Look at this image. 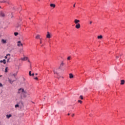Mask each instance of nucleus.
<instances>
[{"instance_id": "1", "label": "nucleus", "mask_w": 125, "mask_h": 125, "mask_svg": "<svg viewBox=\"0 0 125 125\" xmlns=\"http://www.w3.org/2000/svg\"><path fill=\"white\" fill-rule=\"evenodd\" d=\"M18 93L19 94H20V93L21 94V98H26V97H27V96H28V95H29V94H28V92L25 90H24V89L23 88H20L18 90Z\"/></svg>"}, {"instance_id": "2", "label": "nucleus", "mask_w": 125, "mask_h": 125, "mask_svg": "<svg viewBox=\"0 0 125 125\" xmlns=\"http://www.w3.org/2000/svg\"><path fill=\"white\" fill-rule=\"evenodd\" d=\"M16 75L17 74L16 73H15L11 75L13 80H15V81H16V80H17V79L16 78Z\"/></svg>"}, {"instance_id": "3", "label": "nucleus", "mask_w": 125, "mask_h": 125, "mask_svg": "<svg viewBox=\"0 0 125 125\" xmlns=\"http://www.w3.org/2000/svg\"><path fill=\"white\" fill-rule=\"evenodd\" d=\"M8 82H9V83H10L12 84V83H13V82H15V80H13V79H10L8 78Z\"/></svg>"}, {"instance_id": "4", "label": "nucleus", "mask_w": 125, "mask_h": 125, "mask_svg": "<svg viewBox=\"0 0 125 125\" xmlns=\"http://www.w3.org/2000/svg\"><path fill=\"white\" fill-rule=\"evenodd\" d=\"M17 45L18 46H23V44L21 43V41H18Z\"/></svg>"}, {"instance_id": "5", "label": "nucleus", "mask_w": 125, "mask_h": 125, "mask_svg": "<svg viewBox=\"0 0 125 125\" xmlns=\"http://www.w3.org/2000/svg\"><path fill=\"white\" fill-rule=\"evenodd\" d=\"M0 17H4L5 16V14L3 12H0Z\"/></svg>"}, {"instance_id": "6", "label": "nucleus", "mask_w": 125, "mask_h": 125, "mask_svg": "<svg viewBox=\"0 0 125 125\" xmlns=\"http://www.w3.org/2000/svg\"><path fill=\"white\" fill-rule=\"evenodd\" d=\"M0 2H2L3 3H8V4H9V1L8 0H5L0 1Z\"/></svg>"}, {"instance_id": "7", "label": "nucleus", "mask_w": 125, "mask_h": 125, "mask_svg": "<svg viewBox=\"0 0 125 125\" xmlns=\"http://www.w3.org/2000/svg\"><path fill=\"white\" fill-rule=\"evenodd\" d=\"M75 28H76V29H80V28H81V24L80 23L76 24Z\"/></svg>"}, {"instance_id": "8", "label": "nucleus", "mask_w": 125, "mask_h": 125, "mask_svg": "<svg viewBox=\"0 0 125 125\" xmlns=\"http://www.w3.org/2000/svg\"><path fill=\"white\" fill-rule=\"evenodd\" d=\"M46 38L47 39H50L51 38V35H50V34H49V32H47V34L46 35Z\"/></svg>"}, {"instance_id": "9", "label": "nucleus", "mask_w": 125, "mask_h": 125, "mask_svg": "<svg viewBox=\"0 0 125 125\" xmlns=\"http://www.w3.org/2000/svg\"><path fill=\"white\" fill-rule=\"evenodd\" d=\"M74 23H75V24H79V23H80V20L75 19V20H74Z\"/></svg>"}, {"instance_id": "10", "label": "nucleus", "mask_w": 125, "mask_h": 125, "mask_svg": "<svg viewBox=\"0 0 125 125\" xmlns=\"http://www.w3.org/2000/svg\"><path fill=\"white\" fill-rule=\"evenodd\" d=\"M21 60H22V61H26V60H28V57H24L23 58L21 59Z\"/></svg>"}, {"instance_id": "11", "label": "nucleus", "mask_w": 125, "mask_h": 125, "mask_svg": "<svg viewBox=\"0 0 125 125\" xmlns=\"http://www.w3.org/2000/svg\"><path fill=\"white\" fill-rule=\"evenodd\" d=\"M12 116V115H11V114H9V115L7 114L6 116V117L7 119H9V118H11Z\"/></svg>"}, {"instance_id": "12", "label": "nucleus", "mask_w": 125, "mask_h": 125, "mask_svg": "<svg viewBox=\"0 0 125 125\" xmlns=\"http://www.w3.org/2000/svg\"><path fill=\"white\" fill-rule=\"evenodd\" d=\"M120 84L121 85L125 84V80H121Z\"/></svg>"}, {"instance_id": "13", "label": "nucleus", "mask_w": 125, "mask_h": 125, "mask_svg": "<svg viewBox=\"0 0 125 125\" xmlns=\"http://www.w3.org/2000/svg\"><path fill=\"white\" fill-rule=\"evenodd\" d=\"M69 78H70V79H73L74 78V75H73V74H70Z\"/></svg>"}, {"instance_id": "14", "label": "nucleus", "mask_w": 125, "mask_h": 125, "mask_svg": "<svg viewBox=\"0 0 125 125\" xmlns=\"http://www.w3.org/2000/svg\"><path fill=\"white\" fill-rule=\"evenodd\" d=\"M41 37V35H37L36 37V39H37V40H39V39H40V38Z\"/></svg>"}, {"instance_id": "15", "label": "nucleus", "mask_w": 125, "mask_h": 125, "mask_svg": "<svg viewBox=\"0 0 125 125\" xmlns=\"http://www.w3.org/2000/svg\"><path fill=\"white\" fill-rule=\"evenodd\" d=\"M1 42H2V43H6V40H4L3 39H2Z\"/></svg>"}, {"instance_id": "16", "label": "nucleus", "mask_w": 125, "mask_h": 125, "mask_svg": "<svg viewBox=\"0 0 125 125\" xmlns=\"http://www.w3.org/2000/svg\"><path fill=\"white\" fill-rule=\"evenodd\" d=\"M50 6H51V7H53V8H54V7H55V4H50Z\"/></svg>"}, {"instance_id": "17", "label": "nucleus", "mask_w": 125, "mask_h": 125, "mask_svg": "<svg viewBox=\"0 0 125 125\" xmlns=\"http://www.w3.org/2000/svg\"><path fill=\"white\" fill-rule=\"evenodd\" d=\"M98 39H103V36H102V35H100L99 36H98Z\"/></svg>"}, {"instance_id": "18", "label": "nucleus", "mask_w": 125, "mask_h": 125, "mask_svg": "<svg viewBox=\"0 0 125 125\" xmlns=\"http://www.w3.org/2000/svg\"><path fill=\"white\" fill-rule=\"evenodd\" d=\"M7 56H10V54H7L6 56H5L4 57L5 59H7Z\"/></svg>"}, {"instance_id": "19", "label": "nucleus", "mask_w": 125, "mask_h": 125, "mask_svg": "<svg viewBox=\"0 0 125 125\" xmlns=\"http://www.w3.org/2000/svg\"><path fill=\"white\" fill-rule=\"evenodd\" d=\"M54 73L56 75H58V72H57V70H54Z\"/></svg>"}, {"instance_id": "20", "label": "nucleus", "mask_w": 125, "mask_h": 125, "mask_svg": "<svg viewBox=\"0 0 125 125\" xmlns=\"http://www.w3.org/2000/svg\"><path fill=\"white\" fill-rule=\"evenodd\" d=\"M14 35L15 36H18V35H19V33H18V32H15L14 33Z\"/></svg>"}, {"instance_id": "21", "label": "nucleus", "mask_w": 125, "mask_h": 125, "mask_svg": "<svg viewBox=\"0 0 125 125\" xmlns=\"http://www.w3.org/2000/svg\"><path fill=\"white\" fill-rule=\"evenodd\" d=\"M29 75L31 77L32 76V71H30L29 72Z\"/></svg>"}, {"instance_id": "22", "label": "nucleus", "mask_w": 125, "mask_h": 125, "mask_svg": "<svg viewBox=\"0 0 125 125\" xmlns=\"http://www.w3.org/2000/svg\"><path fill=\"white\" fill-rule=\"evenodd\" d=\"M3 63H4V64H5L6 63V61H5V59H4V60H3Z\"/></svg>"}, {"instance_id": "23", "label": "nucleus", "mask_w": 125, "mask_h": 125, "mask_svg": "<svg viewBox=\"0 0 125 125\" xmlns=\"http://www.w3.org/2000/svg\"><path fill=\"white\" fill-rule=\"evenodd\" d=\"M80 99H82V100H83V97L82 95L80 96Z\"/></svg>"}, {"instance_id": "24", "label": "nucleus", "mask_w": 125, "mask_h": 125, "mask_svg": "<svg viewBox=\"0 0 125 125\" xmlns=\"http://www.w3.org/2000/svg\"><path fill=\"white\" fill-rule=\"evenodd\" d=\"M9 60H10V58H9L7 59V63H8V62H10L9 61Z\"/></svg>"}, {"instance_id": "25", "label": "nucleus", "mask_w": 125, "mask_h": 125, "mask_svg": "<svg viewBox=\"0 0 125 125\" xmlns=\"http://www.w3.org/2000/svg\"><path fill=\"white\" fill-rule=\"evenodd\" d=\"M78 102H79V103H81V104H82V103H83V101H82L81 100H78Z\"/></svg>"}, {"instance_id": "26", "label": "nucleus", "mask_w": 125, "mask_h": 125, "mask_svg": "<svg viewBox=\"0 0 125 125\" xmlns=\"http://www.w3.org/2000/svg\"><path fill=\"white\" fill-rule=\"evenodd\" d=\"M5 73H7V67H6L5 69Z\"/></svg>"}, {"instance_id": "27", "label": "nucleus", "mask_w": 125, "mask_h": 125, "mask_svg": "<svg viewBox=\"0 0 125 125\" xmlns=\"http://www.w3.org/2000/svg\"><path fill=\"white\" fill-rule=\"evenodd\" d=\"M15 107V108H17V107H19V104H16Z\"/></svg>"}, {"instance_id": "28", "label": "nucleus", "mask_w": 125, "mask_h": 125, "mask_svg": "<svg viewBox=\"0 0 125 125\" xmlns=\"http://www.w3.org/2000/svg\"><path fill=\"white\" fill-rule=\"evenodd\" d=\"M67 60H71V57H68V58H67Z\"/></svg>"}, {"instance_id": "29", "label": "nucleus", "mask_w": 125, "mask_h": 125, "mask_svg": "<svg viewBox=\"0 0 125 125\" xmlns=\"http://www.w3.org/2000/svg\"><path fill=\"white\" fill-rule=\"evenodd\" d=\"M64 65V63H63V62H62L60 65V66H63Z\"/></svg>"}, {"instance_id": "30", "label": "nucleus", "mask_w": 125, "mask_h": 125, "mask_svg": "<svg viewBox=\"0 0 125 125\" xmlns=\"http://www.w3.org/2000/svg\"><path fill=\"white\" fill-rule=\"evenodd\" d=\"M34 79L35 80H39V78H38V77H35Z\"/></svg>"}, {"instance_id": "31", "label": "nucleus", "mask_w": 125, "mask_h": 125, "mask_svg": "<svg viewBox=\"0 0 125 125\" xmlns=\"http://www.w3.org/2000/svg\"><path fill=\"white\" fill-rule=\"evenodd\" d=\"M73 7H76V4H74L73 5Z\"/></svg>"}, {"instance_id": "32", "label": "nucleus", "mask_w": 125, "mask_h": 125, "mask_svg": "<svg viewBox=\"0 0 125 125\" xmlns=\"http://www.w3.org/2000/svg\"><path fill=\"white\" fill-rule=\"evenodd\" d=\"M31 76H35V74H34V73L32 74Z\"/></svg>"}, {"instance_id": "33", "label": "nucleus", "mask_w": 125, "mask_h": 125, "mask_svg": "<svg viewBox=\"0 0 125 125\" xmlns=\"http://www.w3.org/2000/svg\"><path fill=\"white\" fill-rule=\"evenodd\" d=\"M0 86H2V84H1V83H0Z\"/></svg>"}, {"instance_id": "34", "label": "nucleus", "mask_w": 125, "mask_h": 125, "mask_svg": "<svg viewBox=\"0 0 125 125\" xmlns=\"http://www.w3.org/2000/svg\"><path fill=\"white\" fill-rule=\"evenodd\" d=\"M74 116H75V114H73L72 117H74Z\"/></svg>"}, {"instance_id": "35", "label": "nucleus", "mask_w": 125, "mask_h": 125, "mask_svg": "<svg viewBox=\"0 0 125 125\" xmlns=\"http://www.w3.org/2000/svg\"><path fill=\"white\" fill-rule=\"evenodd\" d=\"M40 43H42V39H40Z\"/></svg>"}, {"instance_id": "36", "label": "nucleus", "mask_w": 125, "mask_h": 125, "mask_svg": "<svg viewBox=\"0 0 125 125\" xmlns=\"http://www.w3.org/2000/svg\"><path fill=\"white\" fill-rule=\"evenodd\" d=\"M0 63H2V62H3V61H0Z\"/></svg>"}, {"instance_id": "37", "label": "nucleus", "mask_w": 125, "mask_h": 125, "mask_svg": "<svg viewBox=\"0 0 125 125\" xmlns=\"http://www.w3.org/2000/svg\"><path fill=\"white\" fill-rule=\"evenodd\" d=\"M92 21H90V24H92Z\"/></svg>"}, {"instance_id": "38", "label": "nucleus", "mask_w": 125, "mask_h": 125, "mask_svg": "<svg viewBox=\"0 0 125 125\" xmlns=\"http://www.w3.org/2000/svg\"><path fill=\"white\" fill-rule=\"evenodd\" d=\"M35 75H36V76H38V73H36V74H35Z\"/></svg>"}, {"instance_id": "39", "label": "nucleus", "mask_w": 125, "mask_h": 125, "mask_svg": "<svg viewBox=\"0 0 125 125\" xmlns=\"http://www.w3.org/2000/svg\"><path fill=\"white\" fill-rule=\"evenodd\" d=\"M68 116H70V113H68Z\"/></svg>"}, {"instance_id": "40", "label": "nucleus", "mask_w": 125, "mask_h": 125, "mask_svg": "<svg viewBox=\"0 0 125 125\" xmlns=\"http://www.w3.org/2000/svg\"><path fill=\"white\" fill-rule=\"evenodd\" d=\"M1 77H2V75H0V78H1Z\"/></svg>"}, {"instance_id": "41", "label": "nucleus", "mask_w": 125, "mask_h": 125, "mask_svg": "<svg viewBox=\"0 0 125 125\" xmlns=\"http://www.w3.org/2000/svg\"><path fill=\"white\" fill-rule=\"evenodd\" d=\"M116 58H119V57H116Z\"/></svg>"}, {"instance_id": "42", "label": "nucleus", "mask_w": 125, "mask_h": 125, "mask_svg": "<svg viewBox=\"0 0 125 125\" xmlns=\"http://www.w3.org/2000/svg\"><path fill=\"white\" fill-rule=\"evenodd\" d=\"M0 8H1V7L0 6Z\"/></svg>"}]
</instances>
